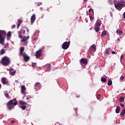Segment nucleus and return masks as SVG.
Wrapping results in <instances>:
<instances>
[{"mask_svg": "<svg viewBox=\"0 0 125 125\" xmlns=\"http://www.w3.org/2000/svg\"><path fill=\"white\" fill-rule=\"evenodd\" d=\"M17 100H16V98H14V99L12 100H10L7 104V107L9 110H12L13 108H14V106H16L17 105Z\"/></svg>", "mask_w": 125, "mask_h": 125, "instance_id": "1", "label": "nucleus"}, {"mask_svg": "<svg viewBox=\"0 0 125 125\" xmlns=\"http://www.w3.org/2000/svg\"><path fill=\"white\" fill-rule=\"evenodd\" d=\"M24 48L23 47H21L20 50V56H23V59L25 62H28L30 60V57H29L26 53L24 52Z\"/></svg>", "mask_w": 125, "mask_h": 125, "instance_id": "2", "label": "nucleus"}, {"mask_svg": "<svg viewBox=\"0 0 125 125\" xmlns=\"http://www.w3.org/2000/svg\"><path fill=\"white\" fill-rule=\"evenodd\" d=\"M125 0H120L118 1L117 4H115V6L118 10H121L123 7H125Z\"/></svg>", "mask_w": 125, "mask_h": 125, "instance_id": "3", "label": "nucleus"}, {"mask_svg": "<svg viewBox=\"0 0 125 125\" xmlns=\"http://www.w3.org/2000/svg\"><path fill=\"white\" fill-rule=\"evenodd\" d=\"M3 66H8L9 64H10V60L6 56H4L2 58L1 62Z\"/></svg>", "mask_w": 125, "mask_h": 125, "instance_id": "4", "label": "nucleus"}, {"mask_svg": "<svg viewBox=\"0 0 125 125\" xmlns=\"http://www.w3.org/2000/svg\"><path fill=\"white\" fill-rule=\"evenodd\" d=\"M6 35V32L4 30H0V43L3 44L4 43V36Z\"/></svg>", "mask_w": 125, "mask_h": 125, "instance_id": "5", "label": "nucleus"}, {"mask_svg": "<svg viewBox=\"0 0 125 125\" xmlns=\"http://www.w3.org/2000/svg\"><path fill=\"white\" fill-rule=\"evenodd\" d=\"M101 23H102V21L101 20H98L97 22H96V24L94 26V29L96 32H98L99 31H100V26H101Z\"/></svg>", "mask_w": 125, "mask_h": 125, "instance_id": "6", "label": "nucleus"}, {"mask_svg": "<svg viewBox=\"0 0 125 125\" xmlns=\"http://www.w3.org/2000/svg\"><path fill=\"white\" fill-rule=\"evenodd\" d=\"M71 42L70 41L69 42H65L63 43L62 45V49H68L69 48V46H70V43Z\"/></svg>", "mask_w": 125, "mask_h": 125, "instance_id": "7", "label": "nucleus"}, {"mask_svg": "<svg viewBox=\"0 0 125 125\" xmlns=\"http://www.w3.org/2000/svg\"><path fill=\"white\" fill-rule=\"evenodd\" d=\"M42 49H40L36 52L35 56L36 58H40L42 56Z\"/></svg>", "mask_w": 125, "mask_h": 125, "instance_id": "8", "label": "nucleus"}, {"mask_svg": "<svg viewBox=\"0 0 125 125\" xmlns=\"http://www.w3.org/2000/svg\"><path fill=\"white\" fill-rule=\"evenodd\" d=\"M1 82L3 84H8V81L7 80V79L5 77L2 78L1 79Z\"/></svg>", "mask_w": 125, "mask_h": 125, "instance_id": "9", "label": "nucleus"}, {"mask_svg": "<svg viewBox=\"0 0 125 125\" xmlns=\"http://www.w3.org/2000/svg\"><path fill=\"white\" fill-rule=\"evenodd\" d=\"M35 21H36V15L33 14L30 18V22L31 24H33Z\"/></svg>", "mask_w": 125, "mask_h": 125, "instance_id": "10", "label": "nucleus"}, {"mask_svg": "<svg viewBox=\"0 0 125 125\" xmlns=\"http://www.w3.org/2000/svg\"><path fill=\"white\" fill-rule=\"evenodd\" d=\"M80 63L81 64H84V65H86L87 64V59H81Z\"/></svg>", "mask_w": 125, "mask_h": 125, "instance_id": "11", "label": "nucleus"}, {"mask_svg": "<svg viewBox=\"0 0 125 125\" xmlns=\"http://www.w3.org/2000/svg\"><path fill=\"white\" fill-rule=\"evenodd\" d=\"M26 87L24 85H22L21 86V93L22 94H26Z\"/></svg>", "mask_w": 125, "mask_h": 125, "instance_id": "12", "label": "nucleus"}, {"mask_svg": "<svg viewBox=\"0 0 125 125\" xmlns=\"http://www.w3.org/2000/svg\"><path fill=\"white\" fill-rule=\"evenodd\" d=\"M34 86L35 88H37V89H41V83L37 82L35 84Z\"/></svg>", "mask_w": 125, "mask_h": 125, "instance_id": "13", "label": "nucleus"}, {"mask_svg": "<svg viewBox=\"0 0 125 125\" xmlns=\"http://www.w3.org/2000/svg\"><path fill=\"white\" fill-rule=\"evenodd\" d=\"M46 68H47V70L46 72H50V69L51 68V65L49 63H47L45 65Z\"/></svg>", "mask_w": 125, "mask_h": 125, "instance_id": "14", "label": "nucleus"}, {"mask_svg": "<svg viewBox=\"0 0 125 125\" xmlns=\"http://www.w3.org/2000/svg\"><path fill=\"white\" fill-rule=\"evenodd\" d=\"M29 36L23 37L22 39L21 40L22 42H27L28 40H29Z\"/></svg>", "mask_w": 125, "mask_h": 125, "instance_id": "15", "label": "nucleus"}, {"mask_svg": "<svg viewBox=\"0 0 125 125\" xmlns=\"http://www.w3.org/2000/svg\"><path fill=\"white\" fill-rule=\"evenodd\" d=\"M12 70H13V69L12 68H11L10 69V71H9V73H10V75H11V76H15V74L16 73V71H13V72H11V71H12Z\"/></svg>", "mask_w": 125, "mask_h": 125, "instance_id": "16", "label": "nucleus"}, {"mask_svg": "<svg viewBox=\"0 0 125 125\" xmlns=\"http://www.w3.org/2000/svg\"><path fill=\"white\" fill-rule=\"evenodd\" d=\"M18 22H19V23L18 24L17 28L18 29H19V27L21 26V24L22 23V20H18Z\"/></svg>", "mask_w": 125, "mask_h": 125, "instance_id": "17", "label": "nucleus"}, {"mask_svg": "<svg viewBox=\"0 0 125 125\" xmlns=\"http://www.w3.org/2000/svg\"><path fill=\"white\" fill-rule=\"evenodd\" d=\"M18 34L19 35V38H20V39H22V38H23L21 35V34H22V29H21V31H18Z\"/></svg>", "mask_w": 125, "mask_h": 125, "instance_id": "18", "label": "nucleus"}, {"mask_svg": "<svg viewBox=\"0 0 125 125\" xmlns=\"http://www.w3.org/2000/svg\"><path fill=\"white\" fill-rule=\"evenodd\" d=\"M19 103L21 105H26L27 103L25 101L22 100H20Z\"/></svg>", "mask_w": 125, "mask_h": 125, "instance_id": "19", "label": "nucleus"}, {"mask_svg": "<svg viewBox=\"0 0 125 125\" xmlns=\"http://www.w3.org/2000/svg\"><path fill=\"white\" fill-rule=\"evenodd\" d=\"M120 110L121 107L120 106H117L115 110L116 114H119V113H120Z\"/></svg>", "mask_w": 125, "mask_h": 125, "instance_id": "20", "label": "nucleus"}, {"mask_svg": "<svg viewBox=\"0 0 125 125\" xmlns=\"http://www.w3.org/2000/svg\"><path fill=\"white\" fill-rule=\"evenodd\" d=\"M5 53V50H4V49H2L0 50V54H1V55H2L4 54Z\"/></svg>", "mask_w": 125, "mask_h": 125, "instance_id": "21", "label": "nucleus"}, {"mask_svg": "<svg viewBox=\"0 0 125 125\" xmlns=\"http://www.w3.org/2000/svg\"><path fill=\"white\" fill-rule=\"evenodd\" d=\"M90 48L92 49L93 50H95V49H96V46L95 44H93Z\"/></svg>", "mask_w": 125, "mask_h": 125, "instance_id": "22", "label": "nucleus"}, {"mask_svg": "<svg viewBox=\"0 0 125 125\" xmlns=\"http://www.w3.org/2000/svg\"><path fill=\"white\" fill-rule=\"evenodd\" d=\"M112 80H111V79H109L107 83L108 85H112Z\"/></svg>", "mask_w": 125, "mask_h": 125, "instance_id": "23", "label": "nucleus"}, {"mask_svg": "<svg viewBox=\"0 0 125 125\" xmlns=\"http://www.w3.org/2000/svg\"><path fill=\"white\" fill-rule=\"evenodd\" d=\"M107 35V32L106 31H103L102 33V37H104V36H106Z\"/></svg>", "mask_w": 125, "mask_h": 125, "instance_id": "24", "label": "nucleus"}, {"mask_svg": "<svg viewBox=\"0 0 125 125\" xmlns=\"http://www.w3.org/2000/svg\"><path fill=\"white\" fill-rule=\"evenodd\" d=\"M124 100H125V98H124V97H120L119 99L120 102H123Z\"/></svg>", "mask_w": 125, "mask_h": 125, "instance_id": "25", "label": "nucleus"}, {"mask_svg": "<svg viewBox=\"0 0 125 125\" xmlns=\"http://www.w3.org/2000/svg\"><path fill=\"white\" fill-rule=\"evenodd\" d=\"M4 94L5 97H6V98H9V94H8V93L5 92V93H4Z\"/></svg>", "mask_w": 125, "mask_h": 125, "instance_id": "26", "label": "nucleus"}, {"mask_svg": "<svg viewBox=\"0 0 125 125\" xmlns=\"http://www.w3.org/2000/svg\"><path fill=\"white\" fill-rule=\"evenodd\" d=\"M125 109L122 110V112L120 113V115H121V116H125Z\"/></svg>", "mask_w": 125, "mask_h": 125, "instance_id": "27", "label": "nucleus"}, {"mask_svg": "<svg viewBox=\"0 0 125 125\" xmlns=\"http://www.w3.org/2000/svg\"><path fill=\"white\" fill-rule=\"evenodd\" d=\"M107 80L105 79V78H104L103 77L101 78V81L103 82V83H106Z\"/></svg>", "mask_w": 125, "mask_h": 125, "instance_id": "28", "label": "nucleus"}, {"mask_svg": "<svg viewBox=\"0 0 125 125\" xmlns=\"http://www.w3.org/2000/svg\"><path fill=\"white\" fill-rule=\"evenodd\" d=\"M7 37L8 38H9V37H11V32L10 31H9L7 34Z\"/></svg>", "mask_w": 125, "mask_h": 125, "instance_id": "29", "label": "nucleus"}, {"mask_svg": "<svg viewBox=\"0 0 125 125\" xmlns=\"http://www.w3.org/2000/svg\"><path fill=\"white\" fill-rule=\"evenodd\" d=\"M89 17L91 21L93 20L94 19V17L92 16V15H90Z\"/></svg>", "mask_w": 125, "mask_h": 125, "instance_id": "30", "label": "nucleus"}, {"mask_svg": "<svg viewBox=\"0 0 125 125\" xmlns=\"http://www.w3.org/2000/svg\"><path fill=\"white\" fill-rule=\"evenodd\" d=\"M21 109H22V110H26V106L24 105V106H21Z\"/></svg>", "mask_w": 125, "mask_h": 125, "instance_id": "31", "label": "nucleus"}, {"mask_svg": "<svg viewBox=\"0 0 125 125\" xmlns=\"http://www.w3.org/2000/svg\"><path fill=\"white\" fill-rule=\"evenodd\" d=\"M123 33V30H121V29H119V33H118V35H122Z\"/></svg>", "mask_w": 125, "mask_h": 125, "instance_id": "32", "label": "nucleus"}, {"mask_svg": "<svg viewBox=\"0 0 125 125\" xmlns=\"http://www.w3.org/2000/svg\"><path fill=\"white\" fill-rule=\"evenodd\" d=\"M37 65V63L36 62H32V67H36V65Z\"/></svg>", "mask_w": 125, "mask_h": 125, "instance_id": "33", "label": "nucleus"}, {"mask_svg": "<svg viewBox=\"0 0 125 125\" xmlns=\"http://www.w3.org/2000/svg\"><path fill=\"white\" fill-rule=\"evenodd\" d=\"M105 53L106 54H107V55L109 54V51L108 50V49H106L105 50Z\"/></svg>", "mask_w": 125, "mask_h": 125, "instance_id": "34", "label": "nucleus"}, {"mask_svg": "<svg viewBox=\"0 0 125 125\" xmlns=\"http://www.w3.org/2000/svg\"><path fill=\"white\" fill-rule=\"evenodd\" d=\"M89 13H93V9H89Z\"/></svg>", "mask_w": 125, "mask_h": 125, "instance_id": "35", "label": "nucleus"}, {"mask_svg": "<svg viewBox=\"0 0 125 125\" xmlns=\"http://www.w3.org/2000/svg\"><path fill=\"white\" fill-rule=\"evenodd\" d=\"M42 2H40L38 3L37 5L38 6H40V5H42Z\"/></svg>", "mask_w": 125, "mask_h": 125, "instance_id": "36", "label": "nucleus"}, {"mask_svg": "<svg viewBox=\"0 0 125 125\" xmlns=\"http://www.w3.org/2000/svg\"><path fill=\"white\" fill-rule=\"evenodd\" d=\"M101 95L100 94H98V96H97V98L98 100H99V99H100V97H101Z\"/></svg>", "mask_w": 125, "mask_h": 125, "instance_id": "37", "label": "nucleus"}, {"mask_svg": "<svg viewBox=\"0 0 125 125\" xmlns=\"http://www.w3.org/2000/svg\"><path fill=\"white\" fill-rule=\"evenodd\" d=\"M124 79H125V77H124V76H121V77H120V81H123Z\"/></svg>", "mask_w": 125, "mask_h": 125, "instance_id": "38", "label": "nucleus"}, {"mask_svg": "<svg viewBox=\"0 0 125 125\" xmlns=\"http://www.w3.org/2000/svg\"><path fill=\"white\" fill-rule=\"evenodd\" d=\"M14 123H15V121H14V120H13V121H11V124L12 125H14Z\"/></svg>", "mask_w": 125, "mask_h": 125, "instance_id": "39", "label": "nucleus"}, {"mask_svg": "<svg viewBox=\"0 0 125 125\" xmlns=\"http://www.w3.org/2000/svg\"><path fill=\"white\" fill-rule=\"evenodd\" d=\"M92 51H93V49H91V48H90V51H89L90 53H91Z\"/></svg>", "mask_w": 125, "mask_h": 125, "instance_id": "40", "label": "nucleus"}, {"mask_svg": "<svg viewBox=\"0 0 125 125\" xmlns=\"http://www.w3.org/2000/svg\"><path fill=\"white\" fill-rule=\"evenodd\" d=\"M15 27H16V25H15V24H14V25H13L12 26V29H14V28H15Z\"/></svg>", "mask_w": 125, "mask_h": 125, "instance_id": "41", "label": "nucleus"}, {"mask_svg": "<svg viewBox=\"0 0 125 125\" xmlns=\"http://www.w3.org/2000/svg\"><path fill=\"white\" fill-rule=\"evenodd\" d=\"M120 105H121V107H125V104H121Z\"/></svg>", "mask_w": 125, "mask_h": 125, "instance_id": "42", "label": "nucleus"}, {"mask_svg": "<svg viewBox=\"0 0 125 125\" xmlns=\"http://www.w3.org/2000/svg\"><path fill=\"white\" fill-rule=\"evenodd\" d=\"M119 31H120V29H117V30H116V33H117V35H118V34H119Z\"/></svg>", "mask_w": 125, "mask_h": 125, "instance_id": "43", "label": "nucleus"}, {"mask_svg": "<svg viewBox=\"0 0 125 125\" xmlns=\"http://www.w3.org/2000/svg\"><path fill=\"white\" fill-rule=\"evenodd\" d=\"M111 53H112V54H115L116 52L115 51H113L111 52Z\"/></svg>", "mask_w": 125, "mask_h": 125, "instance_id": "44", "label": "nucleus"}, {"mask_svg": "<svg viewBox=\"0 0 125 125\" xmlns=\"http://www.w3.org/2000/svg\"><path fill=\"white\" fill-rule=\"evenodd\" d=\"M121 59H124V55H122L121 56Z\"/></svg>", "mask_w": 125, "mask_h": 125, "instance_id": "45", "label": "nucleus"}, {"mask_svg": "<svg viewBox=\"0 0 125 125\" xmlns=\"http://www.w3.org/2000/svg\"><path fill=\"white\" fill-rule=\"evenodd\" d=\"M26 31L25 30H23V31H22V34H25V33Z\"/></svg>", "mask_w": 125, "mask_h": 125, "instance_id": "46", "label": "nucleus"}, {"mask_svg": "<svg viewBox=\"0 0 125 125\" xmlns=\"http://www.w3.org/2000/svg\"><path fill=\"white\" fill-rule=\"evenodd\" d=\"M26 31L27 33H29V29H28V28H26Z\"/></svg>", "mask_w": 125, "mask_h": 125, "instance_id": "47", "label": "nucleus"}, {"mask_svg": "<svg viewBox=\"0 0 125 125\" xmlns=\"http://www.w3.org/2000/svg\"><path fill=\"white\" fill-rule=\"evenodd\" d=\"M84 2H86L87 1V0H84Z\"/></svg>", "mask_w": 125, "mask_h": 125, "instance_id": "48", "label": "nucleus"}, {"mask_svg": "<svg viewBox=\"0 0 125 125\" xmlns=\"http://www.w3.org/2000/svg\"><path fill=\"white\" fill-rule=\"evenodd\" d=\"M0 88H1V84L0 83Z\"/></svg>", "mask_w": 125, "mask_h": 125, "instance_id": "49", "label": "nucleus"}, {"mask_svg": "<svg viewBox=\"0 0 125 125\" xmlns=\"http://www.w3.org/2000/svg\"><path fill=\"white\" fill-rule=\"evenodd\" d=\"M107 49H108L109 50H110L111 49V48H108Z\"/></svg>", "mask_w": 125, "mask_h": 125, "instance_id": "50", "label": "nucleus"}, {"mask_svg": "<svg viewBox=\"0 0 125 125\" xmlns=\"http://www.w3.org/2000/svg\"><path fill=\"white\" fill-rule=\"evenodd\" d=\"M28 99H29V97H27V98H26V100H28Z\"/></svg>", "mask_w": 125, "mask_h": 125, "instance_id": "51", "label": "nucleus"}, {"mask_svg": "<svg viewBox=\"0 0 125 125\" xmlns=\"http://www.w3.org/2000/svg\"><path fill=\"white\" fill-rule=\"evenodd\" d=\"M47 11H49V10H48V9H47Z\"/></svg>", "mask_w": 125, "mask_h": 125, "instance_id": "52", "label": "nucleus"}]
</instances>
